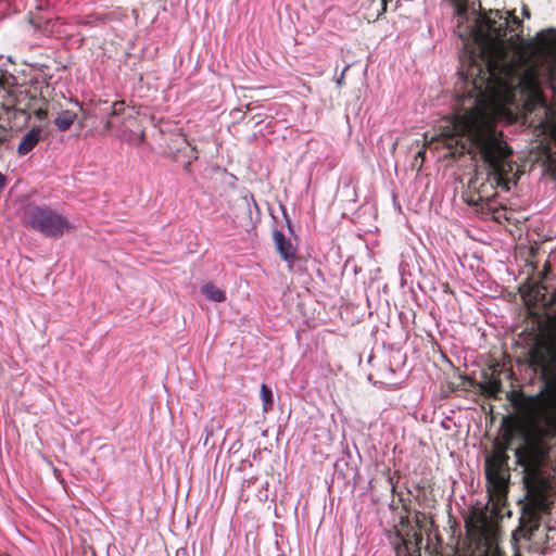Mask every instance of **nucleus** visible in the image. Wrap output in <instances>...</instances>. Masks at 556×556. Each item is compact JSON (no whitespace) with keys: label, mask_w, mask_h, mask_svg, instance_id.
<instances>
[{"label":"nucleus","mask_w":556,"mask_h":556,"mask_svg":"<svg viewBox=\"0 0 556 556\" xmlns=\"http://www.w3.org/2000/svg\"><path fill=\"white\" fill-rule=\"evenodd\" d=\"M547 325L531 352V362L543 380L541 390L529 397L531 421L525 444L516 451L523 468V484L529 503L522 507L520 526L541 521V514L552 509L549 480L544 472L549 453L556 446V302H540Z\"/></svg>","instance_id":"obj_1"},{"label":"nucleus","mask_w":556,"mask_h":556,"mask_svg":"<svg viewBox=\"0 0 556 556\" xmlns=\"http://www.w3.org/2000/svg\"><path fill=\"white\" fill-rule=\"evenodd\" d=\"M24 217L30 228L47 238H61L71 229L67 218L49 206L30 205Z\"/></svg>","instance_id":"obj_2"},{"label":"nucleus","mask_w":556,"mask_h":556,"mask_svg":"<svg viewBox=\"0 0 556 556\" xmlns=\"http://www.w3.org/2000/svg\"><path fill=\"white\" fill-rule=\"evenodd\" d=\"M124 114L123 128L119 139L132 146H140L144 142L146 135L143 128V118L134 108L126 105L125 101L113 102V115Z\"/></svg>","instance_id":"obj_3"},{"label":"nucleus","mask_w":556,"mask_h":556,"mask_svg":"<svg viewBox=\"0 0 556 556\" xmlns=\"http://www.w3.org/2000/svg\"><path fill=\"white\" fill-rule=\"evenodd\" d=\"M97 109L98 108L93 106V104L84 106L75 102L72 108L58 113L54 125L60 131H66L75 121H78L79 126L83 127L89 118H98Z\"/></svg>","instance_id":"obj_4"},{"label":"nucleus","mask_w":556,"mask_h":556,"mask_svg":"<svg viewBox=\"0 0 556 556\" xmlns=\"http://www.w3.org/2000/svg\"><path fill=\"white\" fill-rule=\"evenodd\" d=\"M166 153L174 162L180 163L186 172H190L192 163L198 160V151L188 142L182 134H176L170 137Z\"/></svg>","instance_id":"obj_5"},{"label":"nucleus","mask_w":556,"mask_h":556,"mask_svg":"<svg viewBox=\"0 0 556 556\" xmlns=\"http://www.w3.org/2000/svg\"><path fill=\"white\" fill-rule=\"evenodd\" d=\"M41 104H46V100L43 98L30 96L29 91H21L13 105L16 111L24 114L33 111L34 115L38 119L42 121L48 117V109L43 108Z\"/></svg>","instance_id":"obj_6"},{"label":"nucleus","mask_w":556,"mask_h":556,"mask_svg":"<svg viewBox=\"0 0 556 556\" xmlns=\"http://www.w3.org/2000/svg\"><path fill=\"white\" fill-rule=\"evenodd\" d=\"M93 106H97L98 117L101 114L106 115L105 123L103 125V129L101 130L102 135L114 132L116 137L119 138L121 130L123 128V117L124 114H117V116L113 115V103L109 104L106 101L94 103Z\"/></svg>","instance_id":"obj_7"},{"label":"nucleus","mask_w":556,"mask_h":556,"mask_svg":"<svg viewBox=\"0 0 556 556\" xmlns=\"http://www.w3.org/2000/svg\"><path fill=\"white\" fill-rule=\"evenodd\" d=\"M43 139L42 128L41 127H33L29 129L21 139V142L17 147L18 155L28 154L38 143Z\"/></svg>","instance_id":"obj_8"},{"label":"nucleus","mask_w":556,"mask_h":556,"mask_svg":"<svg viewBox=\"0 0 556 556\" xmlns=\"http://www.w3.org/2000/svg\"><path fill=\"white\" fill-rule=\"evenodd\" d=\"M273 239L280 256L287 262L294 261L296 250L280 230H274Z\"/></svg>","instance_id":"obj_9"},{"label":"nucleus","mask_w":556,"mask_h":556,"mask_svg":"<svg viewBox=\"0 0 556 556\" xmlns=\"http://www.w3.org/2000/svg\"><path fill=\"white\" fill-rule=\"evenodd\" d=\"M201 293L210 301L224 302L226 300L225 291L213 282H206L201 287Z\"/></svg>","instance_id":"obj_10"},{"label":"nucleus","mask_w":556,"mask_h":556,"mask_svg":"<svg viewBox=\"0 0 556 556\" xmlns=\"http://www.w3.org/2000/svg\"><path fill=\"white\" fill-rule=\"evenodd\" d=\"M421 536H416L415 541H404L403 546L396 548V556H416L419 552V544L421 543Z\"/></svg>","instance_id":"obj_11"},{"label":"nucleus","mask_w":556,"mask_h":556,"mask_svg":"<svg viewBox=\"0 0 556 556\" xmlns=\"http://www.w3.org/2000/svg\"><path fill=\"white\" fill-rule=\"evenodd\" d=\"M368 2L369 12L363 13L362 15H359V18H365L368 22H374L380 16L381 12L384 10V3L383 0H369Z\"/></svg>","instance_id":"obj_12"},{"label":"nucleus","mask_w":556,"mask_h":556,"mask_svg":"<svg viewBox=\"0 0 556 556\" xmlns=\"http://www.w3.org/2000/svg\"><path fill=\"white\" fill-rule=\"evenodd\" d=\"M261 399L263 401V410L268 412L273 408V392L266 384L261 386Z\"/></svg>","instance_id":"obj_13"},{"label":"nucleus","mask_w":556,"mask_h":556,"mask_svg":"<svg viewBox=\"0 0 556 556\" xmlns=\"http://www.w3.org/2000/svg\"><path fill=\"white\" fill-rule=\"evenodd\" d=\"M489 195L484 194L483 190H478L476 194H470L466 198V202L469 205L478 206L480 205L485 199H488Z\"/></svg>","instance_id":"obj_14"},{"label":"nucleus","mask_w":556,"mask_h":556,"mask_svg":"<svg viewBox=\"0 0 556 556\" xmlns=\"http://www.w3.org/2000/svg\"><path fill=\"white\" fill-rule=\"evenodd\" d=\"M540 525H541V521H538L536 523H530V525H527L526 527H521L522 529L526 530L525 538L530 540L532 538V535L539 530Z\"/></svg>","instance_id":"obj_15"},{"label":"nucleus","mask_w":556,"mask_h":556,"mask_svg":"<svg viewBox=\"0 0 556 556\" xmlns=\"http://www.w3.org/2000/svg\"><path fill=\"white\" fill-rule=\"evenodd\" d=\"M497 472L493 471L491 468V462L488 459L485 464V476L489 481H492L496 478Z\"/></svg>","instance_id":"obj_16"},{"label":"nucleus","mask_w":556,"mask_h":556,"mask_svg":"<svg viewBox=\"0 0 556 556\" xmlns=\"http://www.w3.org/2000/svg\"><path fill=\"white\" fill-rule=\"evenodd\" d=\"M346 71H348V66H345V67L342 70L341 75H340V77H339V78H338V80H337V83H338L339 87L343 86V84H344V83H343V80H344V74H345V72H346Z\"/></svg>","instance_id":"obj_17"},{"label":"nucleus","mask_w":556,"mask_h":556,"mask_svg":"<svg viewBox=\"0 0 556 556\" xmlns=\"http://www.w3.org/2000/svg\"><path fill=\"white\" fill-rule=\"evenodd\" d=\"M7 186V177L0 172V189Z\"/></svg>","instance_id":"obj_18"},{"label":"nucleus","mask_w":556,"mask_h":556,"mask_svg":"<svg viewBox=\"0 0 556 556\" xmlns=\"http://www.w3.org/2000/svg\"><path fill=\"white\" fill-rule=\"evenodd\" d=\"M522 14L525 17H528V18L530 17V11H529L528 7H526V5L522 7Z\"/></svg>","instance_id":"obj_19"},{"label":"nucleus","mask_w":556,"mask_h":556,"mask_svg":"<svg viewBox=\"0 0 556 556\" xmlns=\"http://www.w3.org/2000/svg\"><path fill=\"white\" fill-rule=\"evenodd\" d=\"M88 553H90L91 556H96V552L92 547H89L88 549L85 551V555L87 556Z\"/></svg>","instance_id":"obj_20"},{"label":"nucleus","mask_w":556,"mask_h":556,"mask_svg":"<svg viewBox=\"0 0 556 556\" xmlns=\"http://www.w3.org/2000/svg\"><path fill=\"white\" fill-rule=\"evenodd\" d=\"M476 184H477V180H472V181H470V182H469V188H470V189H471V188H472V189H476V188H477Z\"/></svg>","instance_id":"obj_21"},{"label":"nucleus","mask_w":556,"mask_h":556,"mask_svg":"<svg viewBox=\"0 0 556 556\" xmlns=\"http://www.w3.org/2000/svg\"><path fill=\"white\" fill-rule=\"evenodd\" d=\"M3 79H4V75H3L2 71L0 70V86L3 85Z\"/></svg>","instance_id":"obj_22"},{"label":"nucleus","mask_w":556,"mask_h":556,"mask_svg":"<svg viewBox=\"0 0 556 556\" xmlns=\"http://www.w3.org/2000/svg\"><path fill=\"white\" fill-rule=\"evenodd\" d=\"M500 390V386H496L494 391H498Z\"/></svg>","instance_id":"obj_23"}]
</instances>
